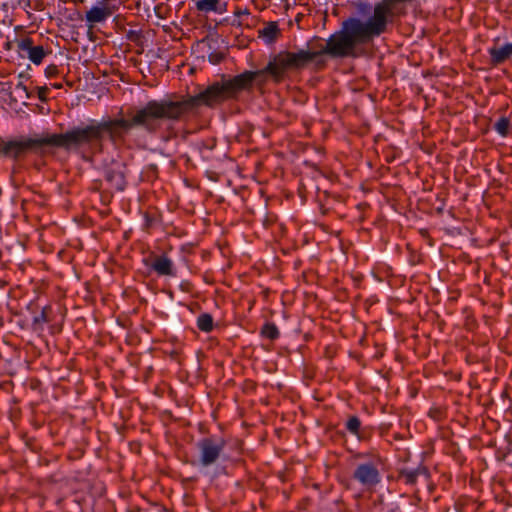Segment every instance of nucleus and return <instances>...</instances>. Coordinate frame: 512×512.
I'll use <instances>...</instances> for the list:
<instances>
[{
	"label": "nucleus",
	"mask_w": 512,
	"mask_h": 512,
	"mask_svg": "<svg viewBox=\"0 0 512 512\" xmlns=\"http://www.w3.org/2000/svg\"><path fill=\"white\" fill-rule=\"evenodd\" d=\"M357 457H358V458H364V457H366V454L361 453V454H359Z\"/></svg>",
	"instance_id": "28"
},
{
	"label": "nucleus",
	"mask_w": 512,
	"mask_h": 512,
	"mask_svg": "<svg viewBox=\"0 0 512 512\" xmlns=\"http://www.w3.org/2000/svg\"><path fill=\"white\" fill-rule=\"evenodd\" d=\"M381 463V458L377 456L372 462L358 465L354 470L353 478L362 486L375 487L381 481V475L378 469Z\"/></svg>",
	"instance_id": "7"
},
{
	"label": "nucleus",
	"mask_w": 512,
	"mask_h": 512,
	"mask_svg": "<svg viewBox=\"0 0 512 512\" xmlns=\"http://www.w3.org/2000/svg\"><path fill=\"white\" fill-rule=\"evenodd\" d=\"M391 21L392 5L389 0L377 3L366 21L348 18L342 23L341 29L327 39L328 55L332 58L356 57L357 46L385 33Z\"/></svg>",
	"instance_id": "3"
},
{
	"label": "nucleus",
	"mask_w": 512,
	"mask_h": 512,
	"mask_svg": "<svg viewBox=\"0 0 512 512\" xmlns=\"http://www.w3.org/2000/svg\"><path fill=\"white\" fill-rule=\"evenodd\" d=\"M51 307L45 306L39 315L33 318L32 325L36 330H42L44 325L50 321Z\"/></svg>",
	"instance_id": "17"
},
{
	"label": "nucleus",
	"mask_w": 512,
	"mask_h": 512,
	"mask_svg": "<svg viewBox=\"0 0 512 512\" xmlns=\"http://www.w3.org/2000/svg\"><path fill=\"white\" fill-rule=\"evenodd\" d=\"M510 120L507 117H501L494 124L495 131L502 137H507L509 134Z\"/></svg>",
	"instance_id": "20"
},
{
	"label": "nucleus",
	"mask_w": 512,
	"mask_h": 512,
	"mask_svg": "<svg viewBox=\"0 0 512 512\" xmlns=\"http://www.w3.org/2000/svg\"><path fill=\"white\" fill-rule=\"evenodd\" d=\"M248 14H249V12H248V10H247V9L242 10V9H240V8H237V9L234 11V15H235V16L248 15Z\"/></svg>",
	"instance_id": "24"
},
{
	"label": "nucleus",
	"mask_w": 512,
	"mask_h": 512,
	"mask_svg": "<svg viewBox=\"0 0 512 512\" xmlns=\"http://www.w3.org/2000/svg\"><path fill=\"white\" fill-rule=\"evenodd\" d=\"M145 266L153 270L158 276L176 277V268L172 259L166 254L153 256L151 260L144 259Z\"/></svg>",
	"instance_id": "9"
},
{
	"label": "nucleus",
	"mask_w": 512,
	"mask_h": 512,
	"mask_svg": "<svg viewBox=\"0 0 512 512\" xmlns=\"http://www.w3.org/2000/svg\"><path fill=\"white\" fill-rule=\"evenodd\" d=\"M15 92L19 95V97L21 98H26V99H29L30 98V95L28 93V89L26 87V85L23 83V82H18L16 85H15Z\"/></svg>",
	"instance_id": "22"
},
{
	"label": "nucleus",
	"mask_w": 512,
	"mask_h": 512,
	"mask_svg": "<svg viewBox=\"0 0 512 512\" xmlns=\"http://www.w3.org/2000/svg\"><path fill=\"white\" fill-rule=\"evenodd\" d=\"M47 77H54L58 74V67L55 64H50L45 69Z\"/></svg>",
	"instance_id": "23"
},
{
	"label": "nucleus",
	"mask_w": 512,
	"mask_h": 512,
	"mask_svg": "<svg viewBox=\"0 0 512 512\" xmlns=\"http://www.w3.org/2000/svg\"><path fill=\"white\" fill-rule=\"evenodd\" d=\"M306 55L300 50H281L272 55L267 65L260 69L262 77L269 76L274 83H281L289 72L301 71L307 67L304 59Z\"/></svg>",
	"instance_id": "4"
},
{
	"label": "nucleus",
	"mask_w": 512,
	"mask_h": 512,
	"mask_svg": "<svg viewBox=\"0 0 512 512\" xmlns=\"http://www.w3.org/2000/svg\"><path fill=\"white\" fill-rule=\"evenodd\" d=\"M55 89H60L62 88V84L61 83H55L52 85Z\"/></svg>",
	"instance_id": "26"
},
{
	"label": "nucleus",
	"mask_w": 512,
	"mask_h": 512,
	"mask_svg": "<svg viewBox=\"0 0 512 512\" xmlns=\"http://www.w3.org/2000/svg\"><path fill=\"white\" fill-rule=\"evenodd\" d=\"M261 334L263 337L274 340L279 337V330L273 323H266L262 329Z\"/></svg>",
	"instance_id": "21"
},
{
	"label": "nucleus",
	"mask_w": 512,
	"mask_h": 512,
	"mask_svg": "<svg viewBox=\"0 0 512 512\" xmlns=\"http://www.w3.org/2000/svg\"><path fill=\"white\" fill-rule=\"evenodd\" d=\"M262 77L261 71H244L231 79L223 81L225 91L229 99L235 97L239 92L250 89L253 81Z\"/></svg>",
	"instance_id": "8"
},
{
	"label": "nucleus",
	"mask_w": 512,
	"mask_h": 512,
	"mask_svg": "<svg viewBox=\"0 0 512 512\" xmlns=\"http://www.w3.org/2000/svg\"><path fill=\"white\" fill-rule=\"evenodd\" d=\"M105 135L113 143L120 140V133L116 130L113 119L102 121L92 119L85 125L72 127L60 134L1 140L0 149L3 156L12 159H18L29 151L43 146L84 150L94 154L102 152Z\"/></svg>",
	"instance_id": "1"
},
{
	"label": "nucleus",
	"mask_w": 512,
	"mask_h": 512,
	"mask_svg": "<svg viewBox=\"0 0 512 512\" xmlns=\"http://www.w3.org/2000/svg\"><path fill=\"white\" fill-rule=\"evenodd\" d=\"M488 53L490 55L491 62L494 65H499L512 56V43H506L501 47H491L488 50Z\"/></svg>",
	"instance_id": "14"
},
{
	"label": "nucleus",
	"mask_w": 512,
	"mask_h": 512,
	"mask_svg": "<svg viewBox=\"0 0 512 512\" xmlns=\"http://www.w3.org/2000/svg\"><path fill=\"white\" fill-rule=\"evenodd\" d=\"M420 475L429 477V472L426 467L420 466L416 469H403L400 471V478L403 479L405 484L414 485Z\"/></svg>",
	"instance_id": "16"
},
{
	"label": "nucleus",
	"mask_w": 512,
	"mask_h": 512,
	"mask_svg": "<svg viewBox=\"0 0 512 512\" xmlns=\"http://www.w3.org/2000/svg\"><path fill=\"white\" fill-rule=\"evenodd\" d=\"M197 327L202 332H211L213 330V317L209 313L200 314L197 318Z\"/></svg>",
	"instance_id": "18"
},
{
	"label": "nucleus",
	"mask_w": 512,
	"mask_h": 512,
	"mask_svg": "<svg viewBox=\"0 0 512 512\" xmlns=\"http://www.w3.org/2000/svg\"><path fill=\"white\" fill-rule=\"evenodd\" d=\"M259 37L262 38L265 43L273 44L281 35L279 25L275 21L268 22L262 29L258 31Z\"/></svg>",
	"instance_id": "15"
},
{
	"label": "nucleus",
	"mask_w": 512,
	"mask_h": 512,
	"mask_svg": "<svg viewBox=\"0 0 512 512\" xmlns=\"http://www.w3.org/2000/svg\"><path fill=\"white\" fill-rule=\"evenodd\" d=\"M194 2L195 9L199 13L208 14H224L227 12L228 3L223 0H192Z\"/></svg>",
	"instance_id": "12"
},
{
	"label": "nucleus",
	"mask_w": 512,
	"mask_h": 512,
	"mask_svg": "<svg viewBox=\"0 0 512 512\" xmlns=\"http://www.w3.org/2000/svg\"><path fill=\"white\" fill-rule=\"evenodd\" d=\"M45 92H46V88H41L40 89V91H39V98L40 99H43V97H44L43 95L45 94Z\"/></svg>",
	"instance_id": "25"
},
{
	"label": "nucleus",
	"mask_w": 512,
	"mask_h": 512,
	"mask_svg": "<svg viewBox=\"0 0 512 512\" xmlns=\"http://www.w3.org/2000/svg\"><path fill=\"white\" fill-rule=\"evenodd\" d=\"M105 179L115 190L122 191L125 188V177L121 164H115L105 171Z\"/></svg>",
	"instance_id": "13"
},
{
	"label": "nucleus",
	"mask_w": 512,
	"mask_h": 512,
	"mask_svg": "<svg viewBox=\"0 0 512 512\" xmlns=\"http://www.w3.org/2000/svg\"><path fill=\"white\" fill-rule=\"evenodd\" d=\"M17 48L22 57H27L35 65H40L47 55L42 46L33 45V40L30 37L18 41Z\"/></svg>",
	"instance_id": "10"
},
{
	"label": "nucleus",
	"mask_w": 512,
	"mask_h": 512,
	"mask_svg": "<svg viewBox=\"0 0 512 512\" xmlns=\"http://www.w3.org/2000/svg\"><path fill=\"white\" fill-rule=\"evenodd\" d=\"M360 427H361V421L357 416H350L345 423V428L347 429V431H349L351 434L357 436L358 438H360V436H359Z\"/></svg>",
	"instance_id": "19"
},
{
	"label": "nucleus",
	"mask_w": 512,
	"mask_h": 512,
	"mask_svg": "<svg viewBox=\"0 0 512 512\" xmlns=\"http://www.w3.org/2000/svg\"><path fill=\"white\" fill-rule=\"evenodd\" d=\"M229 99L223 83H215L196 96L178 101L169 99L150 100L144 106L128 111L129 119H113L122 140L130 130L141 127L148 133H156L163 121H179L199 105L214 106Z\"/></svg>",
	"instance_id": "2"
},
{
	"label": "nucleus",
	"mask_w": 512,
	"mask_h": 512,
	"mask_svg": "<svg viewBox=\"0 0 512 512\" xmlns=\"http://www.w3.org/2000/svg\"><path fill=\"white\" fill-rule=\"evenodd\" d=\"M226 440L222 437H205L197 442L198 464L209 467L219 461L224 453Z\"/></svg>",
	"instance_id": "5"
},
{
	"label": "nucleus",
	"mask_w": 512,
	"mask_h": 512,
	"mask_svg": "<svg viewBox=\"0 0 512 512\" xmlns=\"http://www.w3.org/2000/svg\"><path fill=\"white\" fill-rule=\"evenodd\" d=\"M307 47L308 49H299L301 53L306 55L304 61L307 66L315 61L319 56L328 55L326 42L324 43L323 39L320 37H314L309 40L307 42Z\"/></svg>",
	"instance_id": "11"
},
{
	"label": "nucleus",
	"mask_w": 512,
	"mask_h": 512,
	"mask_svg": "<svg viewBox=\"0 0 512 512\" xmlns=\"http://www.w3.org/2000/svg\"><path fill=\"white\" fill-rule=\"evenodd\" d=\"M118 4L116 0H98L89 10L86 11L85 21L89 30L97 24L105 23L116 11Z\"/></svg>",
	"instance_id": "6"
},
{
	"label": "nucleus",
	"mask_w": 512,
	"mask_h": 512,
	"mask_svg": "<svg viewBox=\"0 0 512 512\" xmlns=\"http://www.w3.org/2000/svg\"><path fill=\"white\" fill-rule=\"evenodd\" d=\"M146 225L147 226L151 225V219L148 216H146Z\"/></svg>",
	"instance_id": "27"
}]
</instances>
